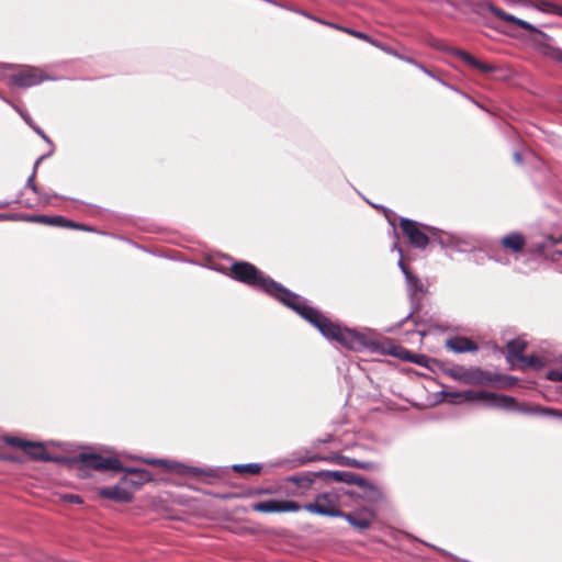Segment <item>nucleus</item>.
Returning <instances> with one entry per match:
<instances>
[{"instance_id": "29", "label": "nucleus", "mask_w": 562, "mask_h": 562, "mask_svg": "<svg viewBox=\"0 0 562 562\" xmlns=\"http://www.w3.org/2000/svg\"><path fill=\"white\" fill-rule=\"evenodd\" d=\"M22 117L24 119V121L30 124V126L33 127V130L47 143L50 144V139L46 136V134L43 132V130H41L40 127L37 126H33L30 122V119L27 116H25L24 114H21Z\"/></svg>"}, {"instance_id": "1", "label": "nucleus", "mask_w": 562, "mask_h": 562, "mask_svg": "<svg viewBox=\"0 0 562 562\" xmlns=\"http://www.w3.org/2000/svg\"><path fill=\"white\" fill-rule=\"evenodd\" d=\"M231 272L235 280L266 292L293 310L316 327L327 339L335 340L353 351H361L363 349L376 351L379 349V342L370 335L341 328L331 323L322 313L310 306L305 299L285 289L271 278L266 277L254 265L245 261L236 262L232 266Z\"/></svg>"}, {"instance_id": "15", "label": "nucleus", "mask_w": 562, "mask_h": 562, "mask_svg": "<svg viewBox=\"0 0 562 562\" xmlns=\"http://www.w3.org/2000/svg\"><path fill=\"white\" fill-rule=\"evenodd\" d=\"M525 244V238L519 233H510L501 239V245L514 252L521 251Z\"/></svg>"}, {"instance_id": "17", "label": "nucleus", "mask_w": 562, "mask_h": 562, "mask_svg": "<svg viewBox=\"0 0 562 562\" xmlns=\"http://www.w3.org/2000/svg\"><path fill=\"white\" fill-rule=\"evenodd\" d=\"M456 55L461 60H463L465 64H468V65L472 66L473 68H476V69H479V70H481L483 72H490V71H492L494 69L492 66L477 60L476 58H474L472 55H470L467 52L457 50Z\"/></svg>"}, {"instance_id": "8", "label": "nucleus", "mask_w": 562, "mask_h": 562, "mask_svg": "<svg viewBox=\"0 0 562 562\" xmlns=\"http://www.w3.org/2000/svg\"><path fill=\"white\" fill-rule=\"evenodd\" d=\"M401 228L413 246L417 248H425L428 245L429 238L427 234L420 229L417 222L408 218H402Z\"/></svg>"}, {"instance_id": "30", "label": "nucleus", "mask_w": 562, "mask_h": 562, "mask_svg": "<svg viewBox=\"0 0 562 562\" xmlns=\"http://www.w3.org/2000/svg\"><path fill=\"white\" fill-rule=\"evenodd\" d=\"M552 59L562 63V49L560 48H549L547 53Z\"/></svg>"}, {"instance_id": "6", "label": "nucleus", "mask_w": 562, "mask_h": 562, "mask_svg": "<svg viewBox=\"0 0 562 562\" xmlns=\"http://www.w3.org/2000/svg\"><path fill=\"white\" fill-rule=\"evenodd\" d=\"M339 517L345 518L353 528L358 530L369 529L375 517L373 507H362L352 513H344Z\"/></svg>"}, {"instance_id": "22", "label": "nucleus", "mask_w": 562, "mask_h": 562, "mask_svg": "<svg viewBox=\"0 0 562 562\" xmlns=\"http://www.w3.org/2000/svg\"><path fill=\"white\" fill-rule=\"evenodd\" d=\"M100 495L114 501L126 499V493L119 486L104 487L100 491Z\"/></svg>"}, {"instance_id": "3", "label": "nucleus", "mask_w": 562, "mask_h": 562, "mask_svg": "<svg viewBox=\"0 0 562 562\" xmlns=\"http://www.w3.org/2000/svg\"><path fill=\"white\" fill-rule=\"evenodd\" d=\"M449 396H452L456 402H477L483 401L486 402L490 406L502 407V408H512L515 404L513 397H508L505 395L496 396L493 393L485 391H461L454 393H448Z\"/></svg>"}, {"instance_id": "13", "label": "nucleus", "mask_w": 562, "mask_h": 562, "mask_svg": "<svg viewBox=\"0 0 562 562\" xmlns=\"http://www.w3.org/2000/svg\"><path fill=\"white\" fill-rule=\"evenodd\" d=\"M446 346L449 350L456 353H463L468 351H476L477 346L465 337H454L447 340Z\"/></svg>"}, {"instance_id": "7", "label": "nucleus", "mask_w": 562, "mask_h": 562, "mask_svg": "<svg viewBox=\"0 0 562 562\" xmlns=\"http://www.w3.org/2000/svg\"><path fill=\"white\" fill-rule=\"evenodd\" d=\"M144 461L148 464L161 465V467L166 468L167 470L176 472L178 474H189L192 476H198V475H202V474L213 475V470H203V469L196 468V467H188L182 463L175 462V461H168V460H164V459H147Z\"/></svg>"}, {"instance_id": "28", "label": "nucleus", "mask_w": 562, "mask_h": 562, "mask_svg": "<svg viewBox=\"0 0 562 562\" xmlns=\"http://www.w3.org/2000/svg\"><path fill=\"white\" fill-rule=\"evenodd\" d=\"M302 507L293 501H281V513L297 512Z\"/></svg>"}, {"instance_id": "5", "label": "nucleus", "mask_w": 562, "mask_h": 562, "mask_svg": "<svg viewBox=\"0 0 562 562\" xmlns=\"http://www.w3.org/2000/svg\"><path fill=\"white\" fill-rule=\"evenodd\" d=\"M482 9L491 12L494 16L498 18L502 21L514 24L515 26L521 27L526 31L533 32L543 38H549L548 34H546L544 32H542L541 30H539L531 23H529L525 20L518 19L509 13H506L505 11H503L502 9H499L492 2H484L482 4Z\"/></svg>"}, {"instance_id": "18", "label": "nucleus", "mask_w": 562, "mask_h": 562, "mask_svg": "<svg viewBox=\"0 0 562 562\" xmlns=\"http://www.w3.org/2000/svg\"><path fill=\"white\" fill-rule=\"evenodd\" d=\"M252 510L258 513H281V501L268 499L252 505Z\"/></svg>"}, {"instance_id": "14", "label": "nucleus", "mask_w": 562, "mask_h": 562, "mask_svg": "<svg viewBox=\"0 0 562 562\" xmlns=\"http://www.w3.org/2000/svg\"><path fill=\"white\" fill-rule=\"evenodd\" d=\"M30 221L57 227H75V222L65 218L64 216H48V215H34Z\"/></svg>"}, {"instance_id": "10", "label": "nucleus", "mask_w": 562, "mask_h": 562, "mask_svg": "<svg viewBox=\"0 0 562 562\" xmlns=\"http://www.w3.org/2000/svg\"><path fill=\"white\" fill-rule=\"evenodd\" d=\"M355 482L359 488L357 494L360 498L368 503L367 507H372L373 505L383 501L384 494L379 486L361 477L357 479Z\"/></svg>"}, {"instance_id": "16", "label": "nucleus", "mask_w": 562, "mask_h": 562, "mask_svg": "<svg viewBox=\"0 0 562 562\" xmlns=\"http://www.w3.org/2000/svg\"><path fill=\"white\" fill-rule=\"evenodd\" d=\"M524 4L533 8L540 12L552 13L562 16V7L547 0L525 2Z\"/></svg>"}, {"instance_id": "23", "label": "nucleus", "mask_w": 562, "mask_h": 562, "mask_svg": "<svg viewBox=\"0 0 562 562\" xmlns=\"http://www.w3.org/2000/svg\"><path fill=\"white\" fill-rule=\"evenodd\" d=\"M526 348L525 341L520 339H513L507 344V351L509 356L520 359Z\"/></svg>"}, {"instance_id": "31", "label": "nucleus", "mask_w": 562, "mask_h": 562, "mask_svg": "<svg viewBox=\"0 0 562 562\" xmlns=\"http://www.w3.org/2000/svg\"><path fill=\"white\" fill-rule=\"evenodd\" d=\"M63 499L65 502L72 503V504H81L82 503L81 497L76 494H66L63 496Z\"/></svg>"}, {"instance_id": "21", "label": "nucleus", "mask_w": 562, "mask_h": 562, "mask_svg": "<svg viewBox=\"0 0 562 562\" xmlns=\"http://www.w3.org/2000/svg\"><path fill=\"white\" fill-rule=\"evenodd\" d=\"M518 411L521 413H525V414H529V415H543V416L562 418V413L560 411H555L552 408H541L539 406H535V407H520V408H518Z\"/></svg>"}, {"instance_id": "36", "label": "nucleus", "mask_w": 562, "mask_h": 562, "mask_svg": "<svg viewBox=\"0 0 562 562\" xmlns=\"http://www.w3.org/2000/svg\"><path fill=\"white\" fill-rule=\"evenodd\" d=\"M52 196L49 194H43L40 196V200L44 203V204H52V201H50Z\"/></svg>"}, {"instance_id": "35", "label": "nucleus", "mask_w": 562, "mask_h": 562, "mask_svg": "<svg viewBox=\"0 0 562 562\" xmlns=\"http://www.w3.org/2000/svg\"><path fill=\"white\" fill-rule=\"evenodd\" d=\"M519 360L524 361L528 366H536V363L538 362V359L533 356H530V357L522 356Z\"/></svg>"}, {"instance_id": "4", "label": "nucleus", "mask_w": 562, "mask_h": 562, "mask_svg": "<svg viewBox=\"0 0 562 562\" xmlns=\"http://www.w3.org/2000/svg\"><path fill=\"white\" fill-rule=\"evenodd\" d=\"M303 509L327 517H339L342 515V512L338 508V496L335 493L318 494L313 502L304 504Z\"/></svg>"}, {"instance_id": "25", "label": "nucleus", "mask_w": 562, "mask_h": 562, "mask_svg": "<svg viewBox=\"0 0 562 562\" xmlns=\"http://www.w3.org/2000/svg\"><path fill=\"white\" fill-rule=\"evenodd\" d=\"M325 479L336 482H349L351 474L342 471H326L321 473Z\"/></svg>"}, {"instance_id": "40", "label": "nucleus", "mask_w": 562, "mask_h": 562, "mask_svg": "<svg viewBox=\"0 0 562 562\" xmlns=\"http://www.w3.org/2000/svg\"><path fill=\"white\" fill-rule=\"evenodd\" d=\"M74 228H76V229H82V231H90V228H89V227H87V226H85V225H82V224H77V223H75V227H74Z\"/></svg>"}, {"instance_id": "41", "label": "nucleus", "mask_w": 562, "mask_h": 562, "mask_svg": "<svg viewBox=\"0 0 562 562\" xmlns=\"http://www.w3.org/2000/svg\"><path fill=\"white\" fill-rule=\"evenodd\" d=\"M405 60H406L407 63H411V64L415 65V66H417V65H418L416 61H414V60H413V59H411V58H405Z\"/></svg>"}, {"instance_id": "34", "label": "nucleus", "mask_w": 562, "mask_h": 562, "mask_svg": "<svg viewBox=\"0 0 562 562\" xmlns=\"http://www.w3.org/2000/svg\"><path fill=\"white\" fill-rule=\"evenodd\" d=\"M456 243H454V248L458 250V251H464L467 250V243L465 241H461L459 238H452Z\"/></svg>"}, {"instance_id": "37", "label": "nucleus", "mask_w": 562, "mask_h": 562, "mask_svg": "<svg viewBox=\"0 0 562 562\" xmlns=\"http://www.w3.org/2000/svg\"><path fill=\"white\" fill-rule=\"evenodd\" d=\"M514 160H515V162H516V164L520 165V164L522 162L521 154H520V153H518V151H516V153L514 154Z\"/></svg>"}, {"instance_id": "9", "label": "nucleus", "mask_w": 562, "mask_h": 562, "mask_svg": "<svg viewBox=\"0 0 562 562\" xmlns=\"http://www.w3.org/2000/svg\"><path fill=\"white\" fill-rule=\"evenodd\" d=\"M452 379L465 384H483L486 381L485 372L479 368H453L448 372Z\"/></svg>"}, {"instance_id": "2", "label": "nucleus", "mask_w": 562, "mask_h": 562, "mask_svg": "<svg viewBox=\"0 0 562 562\" xmlns=\"http://www.w3.org/2000/svg\"><path fill=\"white\" fill-rule=\"evenodd\" d=\"M80 464L82 470H95V471H124L126 473H137L140 480L148 481L150 475L147 470H139L136 468H123L121 461L114 457H103L97 453H80L75 460Z\"/></svg>"}, {"instance_id": "27", "label": "nucleus", "mask_w": 562, "mask_h": 562, "mask_svg": "<svg viewBox=\"0 0 562 562\" xmlns=\"http://www.w3.org/2000/svg\"><path fill=\"white\" fill-rule=\"evenodd\" d=\"M5 442L12 447H19L21 448L23 451L25 449H27V446H30V441L27 440H23L21 438H18V437H5Z\"/></svg>"}, {"instance_id": "11", "label": "nucleus", "mask_w": 562, "mask_h": 562, "mask_svg": "<svg viewBox=\"0 0 562 562\" xmlns=\"http://www.w3.org/2000/svg\"><path fill=\"white\" fill-rule=\"evenodd\" d=\"M405 280L412 305V312L407 315L408 318L419 308L425 288L423 282L409 271H405Z\"/></svg>"}, {"instance_id": "32", "label": "nucleus", "mask_w": 562, "mask_h": 562, "mask_svg": "<svg viewBox=\"0 0 562 562\" xmlns=\"http://www.w3.org/2000/svg\"><path fill=\"white\" fill-rule=\"evenodd\" d=\"M548 378L551 381L561 382L562 381V372L558 370H552L549 372Z\"/></svg>"}, {"instance_id": "39", "label": "nucleus", "mask_w": 562, "mask_h": 562, "mask_svg": "<svg viewBox=\"0 0 562 562\" xmlns=\"http://www.w3.org/2000/svg\"><path fill=\"white\" fill-rule=\"evenodd\" d=\"M423 356H416L415 358H412L411 360L415 363L423 364Z\"/></svg>"}, {"instance_id": "26", "label": "nucleus", "mask_w": 562, "mask_h": 562, "mask_svg": "<svg viewBox=\"0 0 562 562\" xmlns=\"http://www.w3.org/2000/svg\"><path fill=\"white\" fill-rule=\"evenodd\" d=\"M45 157H46L45 155H44V156H41V157L36 160L35 165H34V168H33V172H32V175L29 177V179H27V181H26V186H27V188H30V189H31L33 192H35V193H37V192H38L37 187H36V184L34 183V179H35V175H36V169H37V167H38L40 162H41Z\"/></svg>"}, {"instance_id": "19", "label": "nucleus", "mask_w": 562, "mask_h": 562, "mask_svg": "<svg viewBox=\"0 0 562 562\" xmlns=\"http://www.w3.org/2000/svg\"><path fill=\"white\" fill-rule=\"evenodd\" d=\"M27 449L24 450L27 454H30L35 460L49 461L52 458L45 451L44 447L40 442L30 441Z\"/></svg>"}, {"instance_id": "42", "label": "nucleus", "mask_w": 562, "mask_h": 562, "mask_svg": "<svg viewBox=\"0 0 562 562\" xmlns=\"http://www.w3.org/2000/svg\"><path fill=\"white\" fill-rule=\"evenodd\" d=\"M505 1L508 3H519L520 2V0H505Z\"/></svg>"}, {"instance_id": "33", "label": "nucleus", "mask_w": 562, "mask_h": 562, "mask_svg": "<svg viewBox=\"0 0 562 562\" xmlns=\"http://www.w3.org/2000/svg\"><path fill=\"white\" fill-rule=\"evenodd\" d=\"M393 248L397 250V252L400 254L401 257L403 256L402 249L397 246V244H394ZM398 267L404 274H405V271H408L407 268L405 267L402 258L398 260Z\"/></svg>"}, {"instance_id": "38", "label": "nucleus", "mask_w": 562, "mask_h": 562, "mask_svg": "<svg viewBox=\"0 0 562 562\" xmlns=\"http://www.w3.org/2000/svg\"><path fill=\"white\" fill-rule=\"evenodd\" d=\"M417 67L423 71L425 72L426 75L428 76H431L432 77V74L430 70H428L427 68H425L423 65L418 64Z\"/></svg>"}, {"instance_id": "24", "label": "nucleus", "mask_w": 562, "mask_h": 562, "mask_svg": "<svg viewBox=\"0 0 562 562\" xmlns=\"http://www.w3.org/2000/svg\"><path fill=\"white\" fill-rule=\"evenodd\" d=\"M233 470L238 473L257 474L260 472L261 465L258 463L235 464Z\"/></svg>"}, {"instance_id": "12", "label": "nucleus", "mask_w": 562, "mask_h": 562, "mask_svg": "<svg viewBox=\"0 0 562 562\" xmlns=\"http://www.w3.org/2000/svg\"><path fill=\"white\" fill-rule=\"evenodd\" d=\"M47 79L48 77L44 76L40 69L33 67L24 68L21 71L12 75L13 83L22 88H29L38 85Z\"/></svg>"}, {"instance_id": "20", "label": "nucleus", "mask_w": 562, "mask_h": 562, "mask_svg": "<svg viewBox=\"0 0 562 562\" xmlns=\"http://www.w3.org/2000/svg\"><path fill=\"white\" fill-rule=\"evenodd\" d=\"M312 19V16H310ZM314 20V18H313ZM315 21L322 23V24H325V25H328L330 27H334V29H337V30H341L357 38H360V40H363L366 42H369L371 43L372 45H375V46H379L369 35H367L366 33H362V32H359V31H355V30H351V29H348V27H341L337 24H334V23H328V22H325L323 20H319V19H315Z\"/></svg>"}]
</instances>
